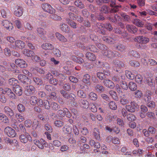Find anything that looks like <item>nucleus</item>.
<instances>
[{
	"label": "nucleus",
	"instance_id": "obj_1",
	"mask_svg": "<svg viewBox=\"0 0 157 157\" xmlns=\"http://www.w3.org/2000/svg\"><path fill=\"white\" fill-rule=\"evenodd\" d=\"M95 4L98 6H101L103 4H109V6L111 7V12L116 13L119 10V8L121 7V5H116L115 0H94Z\"/></svg>",
	"mask_w": 157,
	"mask_h": 157
},
{
	"label": "nucleus",
	"instance_id": "obj_2",
	"mask_svg": "<svg viewBox=\"0 0 157 157\" xmlns=\"http://www.w3.org/2000/svg\"><path fill=\"white\" fill-rule=\"evenodd\" d=\"M138 108V105L134 101H131L130 104L126 105L125 106L126 110L131 113L135 112Z\"/></svg>",
	"mask_w": 157,
	"mask_h": 157
},
{
	"label": "nucleus",
	"instance_id": "obj_3",
	"mask_svg": "<svg viewBox=\"0 0 157 157\" xmlns=\"http://www.w3.org/2000/svg\"><path fill=\"white\" fill-rule=\"evenodd\" d=\"M113 63L117 72L119 71L121 68H124L125 67L124 62L119 60H114Z\"/></svg>",
	"mask_w": 157,
	"mask_h": 157
},
{
	"label": "nucleus",
	"instance_id": "obj_4",
	"mask_svg": "<svg viewBox=\"0 0 157 157\" xmlns=\"http://www.w3.org/2000/svg\"><path fill=\"white\" fill-rule=\"evenodd\" d=\"M103 53L104 56L110 59L116 57L118 55V52H113L108 47L107 48V49L103 52Z\"/></svg>",
	"mask_w": 157,
	"mask_h": 157
},
{
	"label": "nucleus",
	"instance_id": "obj_5",
	"mask_svg": "<svg viewBox=\"0 0 157 157\" xmlns=\"http://www.w3.org/2000/svg\"><path fill=\"white\" fill-rule=\"evenodd\" d=\"M134 40L139 44H146L149 42L150 40L149 38L146 36H138L134 38Z\"/></svg>",
	"mask_w": 157,
	"mask_h": 157
},
{
	"label": "nucleus",
	"instance_id": "obj_6",
	"mask_svg": "<svg viewBox=\"0 0 157 157\" xmlns=\"http://www.w3.org/2000/svg\"><path fill=\"white\" fill-rule=\"evenodd\" d=\"M60 93L64 98L71 100L73 101H75V95L74 94L68 93L63 90H61Z\"/></svg>",
	"mask_w": 157,
	"mask_h": 157
},
{
	"label": "nucleus",
	"instance_id": "obj_7",
	"mask_svg": "<svg viewBox=\"0 0 157 157\" xmlns=\"http://www.w3.org/2000/svg\"><path fill=\"white\" fill-rule=\"evenodd\" d=\"M41 7L44 11L50 14H52L55 11V9L48 3H44L42 4Z\"/></svg>",
	"mask_w": 157,
	"mask_h": 157
},
{
	"label": "nucleus",
	"instance_id": "obj_8",
	"mask_svg": "<svg viewBox=\"0 0 157 157\" xmlns=\"http://www.w3.org/2000/svg\"><path fill=\"white\" fill-rule=\"evenodd\" d=\"M4 131L7 136L10 137H14L16 135L15 130L10 127H6Z\"/></svg>",
	"mask_w": 157,
	"mask_h": 157
},
{
	"label": "nucleus",
	"instance_id": "obj_9",
	"mask_svg": "<svg viewBox=\"0 0 157 157\" xmlns=\"http://www.w3.org/2000/svg\"><path fill=\"white\" fill-rule=\"evenodd\" d=\"M24 91L25 94L27 96H29L33 94L35 91V87L32 85L26 86L25 88Z\"/></svg>",
	"mask_w": 157,
	"mask_h": 157
},
{
	"label": "nucleus",
	"instance_id": "obj_10",
	"mask_svg": "<svg viewBox=\"0 0 157 157\" xmlns=\"http://www.w3.org/2000/svg\"><path fill=\"white\" fill-rule=\"evenodd\" d=\"M111 9L109 6L104 5L100 7L99 10L101 13L105 14H108L109 13H114L111 12Z\"/></svg>",
	"mask_w": 157,
	"mask_h": 157
},
{
	"label": "nucleus",
	"instance_id": "obj_11",
	"mask_svg": "<svg viewBox=\"0 0 157 157\" xmlns=\"http://www.w3.org/2000/svg\"><path fill=\"white\" fill-rule=\"evenodd\" d=\"M127 31L131 34H136L138 31V29L132 25L128 24L126 25Z\"/></svg>",
	"mask_w": 157,
	"mask_h": 157
},
{
	"label": "nucleus",
	"instance_id": "obj_12",
	"mask_svg": "<svg viewBox=\"0 0 157 157\" xmlns=\"http://www.w3.org/2000/svg\"><path fill=\"white\" fill-rule=\"evenodd\" d=\"M30 135L28 133L25 132V134H22L19 136V138L21 141L23 143H26L28 141Z\"/></svg>",
	"mask_w": 157,
	"mask_h": 157
},
{
	"label": "nucleus",
	"instance_id": "obj_13",
	"mask_svg": "<svg viewBox=\"0 0 157 157\" xmlns=\"http://www.w3.org/2000/svg\"><path fill=\"white\" fill-rule=\"evenodd\" d=\"M23 13V10L22 7L20 6H17L13 12L14 15L18 17L21 16Z\"/></svg>",
	"mask_w": 157,
	"mask_h": 157
},
{
	"label": "nucleus",
	"instance_id": "obj_14",
	"mask_svg": "<svg viewBox=\"0 0 157 157\" xmlns=\"http://www.w3.org/2000/svg\"><path fill=\"white\" fill-rule=\"evenodd\" d=\"M15 63L17 65L21 68H26L27 66V63L23 59H17L15 60Z\"/></svg>",
	"mask_w": 157,
	"mask_h": 157
},
{
	"label": "nucleus",
	"instance_id": "obj_15",
	"mask_svg": "<svg viewBox=\"0 0 157 157\" xmlns=\"http://www.w3.org/2000/svg\"><path fill=\"white\" fill-rule=\"evenodd\" d=\"M103 82L106 86L109 88L113 89L115 87V85L113 82L109 79H104Z\"/></svg>",
	"mask_w": 157,
	"mask_h": 157
},
{
	"label": "nucleus",
	"instance_id": "obj_16",
	"mask_svg": "<svg viewBox=\"0 0 157 157\" xmlns=\"http://www.w3.org/2000/svg\"><path fill=\"white\" fill-rule=\"evenodd\" d=\"M15 47L14 48L16 50H17L18 48L23 49L25 46V43L22 41L17 40L15 42Z\"/></svg>",
	"mask_w": 157,
	"mask_h": 157
},
{
	"label": "nucleus",
	"instance_id": "obj_17",
	"mask_svg": "<svg viewBox=\"0 0 157 157\" xmlns=\"http://www.w3.org/2000/svg\"><path fill=\"white\" fill-rule=\"evenodd\" d=\"M2 24L3 26L6 28L7 29L10 30L13 27V24L7 20H4L2 22Z\"/></svg>",
	"mask_w": 157,
	"mask_h": 157
},
{
	"label": "nucleus",
	"instance_id": "obj_18",
	"mask_svg": "<svg viewBox=\"0 0 157 157\" xmlns=\"http://www.w3.org/2000/svg\"><path fill=\"white\" fill-rule=\"evenodd\" d=\"M82 82L86 84L90 85L91 84V79L90 75L88 74H85L83 77Z\"/></svg>",
	"mask_w": 157,
	"mask_h": 157
},
{
	"label": "nucleus",
	"instance_id": "obj_19",
	"mask_svg": "<svg viewBox=\"0 0 157 157\" xmlns=\"http://www.w3.org/2000/svg\"><path fill=\"white\" fill-rule=\"evenodd\" d=\"M4 111L5 113L10 117H11L14 115V113L13 110L8 106L4 107Z\"/></svg>",
	"mask_w": 157,
	"mask_h": 157
},
{
	"label": "nucleus",
	"instance_id": "obj_20",
	"mask_svg": "<svg viewBox=\"0 0 157 157\" xmlns=\"http://www.w3.org/2000/svg\"><path fill=\"white\" fill-rule=\"evenodd\" d=\"M36 31L37 32V34L40 37H41L43 40H45L46 39V37L44 36L45 32L43 28L40 27L38 28L37 29Z\"/></svg>",
	"mask_w": 157,
	"mask_h": 157
},
{
	"label": "nucleus",
	"instance_id": "obj_21",
	"mask_svg": "<svg viewBox=\"0 0 157 157\" xmlns=\"http://www.w3.org/2000/svg\"><path fill=\"white\" fill-rule=\"evenodd\" d=\"M14 92L17 95L21 96L22 93V88L19 85H17L13 88Z\"/></svg>",
	"mask_w": 157,
	"mask_h": 157
},
{
	"label": "nucleus",
	"instance_id": "obj_22",
	"mask_svg": "<svg viewBox=\"0 0 157 157\" xmlns=\"http://www.w3.org/2000/svg\"><path fill=\"white\" fill-rule=\"evenodd\" d=\"M32 70H35L37 72L40 74H44L45 73V69L42 68H40L36 66H33L31 68Z\"/></svg>",
	"mask_w": 157,
	"mask_h": 157
},
{
	"label": "nucleus",
	"instance_id": "obj_23",
	"mask_svg": "<svg viewBox=\"0 0 157 157\" xmlns=\"http://www.w3.org/2000/svg\"><path fill=\"white\" fill-rule=\"evenodd\" d=\"M55 35L57 38L61 42H67V39L63 35L59 33H56Z\"/></svg>",
	"mask_w": 157,
	"mask_h": 157
},
{
	"label": "nucleus",
	"instance_id": "obj_24",
	"mask_svg": "<svg viewBox=\"0 0 157 157\" xmlns=\"http://www.w3.org/2000/svg\"><path fill=\"white\" fill-rule=\"evenodd\" d=\"M86 57L87 59L91 61H94L96 59V57L95 55L92 53L89 52H87L86 53Z\"/></svg>",
	"mask_w": 157,
	"mask_h": 157
},
{
	"label": "nucleus",
	"instance_id": "obj_25",
	"mask_svg": "<svg viewBox=\"0 0 157 157\" xmlns=\"http://www.w3.org/2000/svg\"><path fill=\"white\" fill-rule=\"evenodd\" d=\"M18 80L14 78L9 79L8 81V84L10 86H12L13 88L18 85Z\"/></svg>",
	"mask_w": 157,
	"mask_h": 157
},
{
	"label": "nucleus",
	"instance_id": "obj_26",
	"mask_svg": "<svg viewBox=\"0 0 157 157\" xmlns=\"http://www.w3.org/2000/svg\"><path fill=\"white\" fill-rule=\"evenodd\" d=\"M128 94H129V93L127 92L126 95L123 94V95L124 97L121 98L120 100V103L122 105H125L128 104L129 103V100L128 98L124 97L126 95Z\"/></svg>",
	"mask_w": 157,
	"mask_h": 157
},
{
	"label": "nucleus",
	"instance_id": "obj_27",
	"mask_svg": "<svg viewBox=\"0 0 157 157\" xmlns=\"http://www.w3.org/2000/svg\"><path fill=\"white\" fill-rule=\"evenodd\" d=\"M79 103L81 106L86 109L88 108L89 106V102L86 99H81L79 100Z\"/></svg>",
	"mask_w": 157,
	"mask_h": 157
},
{
	"label": "nucleus",
	"instance_id": "obj_28",
	"mask_svg": "<svg viewBox=\"0 0 157 157\" xmlns=\"http://www.w3.org/2000/svg\"><path fill=\"white\" fill-rule=\"evenodd\" d=\"M22 53L25 56L29 57L33 56L34 55V52L33 51L27 49H24L22 51Z\"/></svg>",
	"mask_w": 157,
	"mask_h": 157
},
{
	"label": "nucleus",
	"instance_id": "obj_29",
	"mask_svg": "<svg viewBox=\"0 0 157 157\" xmlns=\"http://www.w3.org/2000/svg\"><path fill=\"white\" fill-rule=\"evenodd\" d=\"M71 58L73 61L80 64L84 62V60L82 58L78 57L75 56H72Z\"/></svg>",
	"mask_w": 157,
	"mask_h": 157
},
{
	"label": "nucleus",
	"instance_id": "obj_30",
	"mask_svg": "<svg viewBox=\"0 0 157 157\" xmlns=\"http://www.w3.org/2000/svg\"><path fill=\"white\" fill-rule=\"evenodd\" d=\"M74 4L76 7L80 9H83L85 7L84 4L80 0H76L74 2Z\"/></svg>",
	"mask_w": 157,
	"mask_h": 157
},
{
	"label": "nucleus",
	"instance_id": "obj_31",
	"mask_svg": "<svg viewBox=\"0 0 157 157\" xmlns=\"http://www.w3.org/2000/svg\"><path fill=\"white\" fill-rule=\"evenodd\" d=\"M152 93L151 91L147 90L145 94V100L146 102H148L151 99V95H152Z\"/></svg>",
	"mask_w": 157,
	"mask_h": 157
},
{
	"label": "nucleus",
	"instance_id": "obj_32",
	"mask_svg": "<svg viewBox=\"0 0 157 157\" xmlns=\"http://www.w3.org/2000/svg\"><path fill=\"white\" fill-rule=\"evenodd\" d=\"M129 89L132 91H134L137 89V86L136 84L133 82H130L128 84Z\"/></svg>",
	"mask_w": 157,
	"mask_h": 157
},
{
	"label": "nucleus",
	"instance_id": "obj_33",
	"mask_svg": "<svg viewBox=\"0 0 157 157\" xmlns=\"http://www.w3.org/2000/svg\"><path fill=\"white\" fill-rule=\"evenodd\" d=\"M42 48L45 50H50L53 49L54 47L53 45L48 43H46L42 44L41 45Z\"/></svg>",
	"mask_w": 157,
	"mask_h": 157
},
{
	"label": "nucleus",
	"instance_id": "obj_34",
	"mask_svg": "<svg viewBox=\"0 0 157 157\" xmlns=\"http://www.w3.org/2000/svg\"><path fill=\"white\" fill-rule=\"evenodd\" d=\"M1 14L2 17L4 18H6L8 14L10 13V11L7 9H3L1 10Z\"/></svg>",
	"mask_w": 157,
	"mask_h": 157
},
{
	"label": "nucleus",
	"instance_id": "obj_35",
	"mask_svg": "<svg viewBox=\"0 0 157 157\" xmlns=\"http://www.w3.org/2000/svg\"><path fill=\"white\" fill-rule=\"evenodd\" d=\"M60 28L62 31L65 33H68L70 31L69 27L65 24L60 25Z\"/></svg>",
	"mask_w": 157,
	"mask_h": 157
},
{
	"label": "nucleus",
	"instance_id": "obj_36",
	"mask_svg": "<svg viewBox=\"0 0 157 157\" xmlns=\"http://www.w3.org/2000/svg\"><path fill=\"white\" fill-rule=\"evenodd\" d=\"M93 135L95 139L98 140L100 139V132L98 129L95 128L94 130Z\"/></svg>",
	"mask_w": 157,
	"mask_h": 157
},
{
	"label": "nucleus",
	"instance_id": "obj_37",
	"mask_svg": "<svg viewBox=\"0 0 157 157\" xmlns=\"http://www.w3.org/2000/svg\"><path fill=\"white\" fill-rule=\"evenodd\" d=\"M112 80L114 82L119 84L122 80V76L115 75L112 77Z\"/></svg>",
	"mask_w": 157,
	"mask_h": 157
},
{
	"label": "nucleus",
	"instance_id": "obj_38",
	"mask_svg": "<svg viewBox=\"0 0 157 157\" xmlns=\"http://www.w3.org/2000/svg\"><path fill=\"white\" fill-rule=\"evenodd\" d=\"M66 20L67 23L70 25L74 29H76L77 28V24L76 23L71 20H69V19H66Z\"/></svg>",
	"mask_w": 157,
	"mask_h": 157
},
{
	"label": "nucleus",
	"instance_id": "obj_39",
	"mask_svg": "<svg viewBox=\"0 0 157 157\" xmlns=\"http://www.w3.org/2000/svg\"><path fill=\"white\" fill-rule=\"evenodd\" d=\"M125 75L126 77L129 79L132 80L135 78V75L131 72L128 70L125 71Z\"/></svg>",
	"mask_w": 157,
	"mask_h": 157
},
{
	"label": "nucleus",
	"instance_id": "obj_40",
	"mask_svg": "<svg viewBox=\"0 0 157 157\" xmlns=\"http://www.w3.org/2000/svg\"><path fill=\"white\" fill-rule=\"evenodd\" d=\"M95 90L97 92L101 93L103 92L105 90V88L103 86L100 84H97L95 87Z\"/></svg>",
	"mask_w": 157,
	"mask_h": 157
},
{
	"label": "nucleus",
	"instance_id": "obj_41",
	"mask_svg": "<svg viewBox=\"0 0 157 157\" xmlns=\"http://www.w3.org/2000/svg\"><path fill=\"white\" fill-rule=\"evenodd\" d=\"M67 8L68 10L74 12L76 14H78L79 13L78 9L74 6H69Z\"/></svg>",
	"mask_w": 157,
	"mask_h": 157
},
{
	"label": "nucleus",
	"instance_id": "obj_42",
	"mask_svg": "<svg viewBox=\"0 0 157 157\" xmlns=\"http://www.w3.org/2000/svg\"><path fill=\"white\" fill-rule=\"evenodd\" d=\"M33 79L34 82L38 85H41L43 84L42 79L39 78L33 77Z\"/></svg>",
	"mask_w": 157,
	"mask_h": 157
},
{
	"label": "nucleus",
	"instance_id": "obj_43",
	"mask_svg": "<svg viewBox=\"0 0 157 157\" xmlns=\"http://www.w3.org/2000/svg\"><path fill=\"white\" fill-rule=\"evenodd\" d=\"M103 40L108 43H112L114 42L113 38L109 36H104L102 37Z\"/></svg>",
	"mask_w": 157,
	"mask_h": 157
},
{
	"label": "nucleus",
	"instance_id": "obj_44",
	"mask_svg": "<svg viewBox=\"0 0 157 157\" xmlns=\"http://www.w3.org/2000/svg\"><path fill=\"white\" fill-rule=\"evenodd\" d=\"M77 95L78 97L82 98H86V93L83 90H79L78 91Z\"/></svg>",
	"mask_w": 157,
	"mask_h": 157
},
{
	"label": "nucleus",
	"instance_id": "obj_45",
	"mask_svg": "<svg viewBox=\"0 0 157 157\" xmlns=\"http://www.w3.org/2000/svg\"><path fill=\"white\" fill-rule=\"evenodd\" d=\"M109 107L110 109L115 110L117 109V107L115 101H112L109 103Z\"/></svg>",
	"mask_w": 157,
	"mask_h": 157
},
{
	"label": "nucleus",
	"instance_id": "obj_46",
	"mask_svg": "<svg viewBox=\"0 0 157 157\" xmlns=\"http://www.w3.org/2000/svg\"><path fill=\"white\" fill-rule=\"evenodd\" d=\"M117 49L121 52H124L126 49V46L122 44H118L116 46Z\"/></svg>",
	"mask_w": 157,
	"mask_h": 157
},
{
	"label": "nucleus",
	"instance_id": "obj_47",
	"mask_svg": "<svg viewBox=\"0 0 157 157\" xmlns=\"http://www.w3.org/2000/svg\"><path fill=\"white\" fill-rule=\"evenodd\" d=\"M133 23L138 27H143L144 24L139 19H135L134 20Z\"/></svg>",
	"mask_w": 157,
	"mask_h": 157
},
{
	"label": "nucleus",
	"instance_id": "obj_48",
	"mask_svg": "<svg viewBox=\"0 0 157 157\" xmlns=\"http://www.w3.org/2000/svg\"><path fill=\"white\" fill-rule=\"evenodd\" d=\"M143 79V77L140 75H138L136 76L135 78L136 82L139 84L142 83Z\"/></svg>",
	"mask_w": 157,
	"mask_h": 157
},
{
	"label": "nucleus",
	"instance_id": "obj_49",
	"mask_svg": "<svg viewBox=\"0 0 157 157\" xmlns=\"http://www.w3.org/2000/svg\"><path fill=\"white\" fill-rule=\"evenodd\" d=\"M51 73L53 75L56 76H59L60 77H62V78H64L65 77L64 76L61 74H60L58 71H56L52 70L51 71Z\"/></svg>",
	"mask_w": 157,
	"mask_h": 157
},
{
	"label": "nucleus",
	"instance_id": "obj_50",
	"mask_svg": "<svg viewBox=\"0 0 157 157\" xmlns=\"http://www.w3.org/2000/svg\"><path fill=\"white\" fill-rule=\"evenodd\" d=\"M37 98L35 96L31 97L30 98V102L32 105H35L37 103Z\"/></svg>",
	"mask_w": 157,
	"mask_h": 157
},
{
	"label": "nucleus",
	"instance_id": "obj_51",
	"mask_svg": "<svg viewBox=\"0 0 157 157\" xmlns=\"http://www.w3.org/2000/svg\"><path fill=\"white\" fill-rule=\"evenodd\" d=\"M89 98L90 100L94 101L96 100L98 98V96L94 92L90 93L88 95Z\"/></svg>",
	"mask_w": 157,
	"mask_h": 157
},
{
	"label": "nucleus",
	"instance_id": "obj_52",
	"mask_svg": "<svg viewBox=\"0 0 157 157\" xmlns=\"http://www.w3.org/2000/svg\"><path fill=\"white\" fill-rule=\"evenodd\" d=\"M134 94L135 98H140L142 96L143 94L141 90H137L134 92Z\"/></svg>",
	"mask_w": 157,
	"mask_h": 157
},
{
	"label": "nucleus",
	"instance_id": "obj_53",
	"mask_svg": "<svg viewBox=\"0 0 157 157\" xmlns=\"http://www.w3.org/2000/svg\"><path fill=\"white\" fill-rule=\"evenodd\" d=\"M129 54L133 57L136 58H139L140 57V55L139 53L136 51L132 50L129 52Z\"/></svg>",
	"mask_w": 157,
	"mask_h": 157
},
{
	"label": "nucleus",
	"instance_id": "obj_54",
	"mask_svg": "<svg viewBox=\"0 0 157 157\" xmlns=\"http://www.w3.org/2000/svg\"><path fill=\"white\" fill-rule=\"evenodd\" d=\"M55 126L58 127H61L64 124L63 121L59 120H56L54 122Z\"/></svg>",
	"mask_w": 157,
	"mask_h": 157
},
{
	"label": "nucleus",
	"instance_id": "obj_55",
	"mask_svg": "<svg viewBox=\"0 0 157 157\" xmlns=\"http://www.w3.org/2000/svg\"><path fill=\"white\" fill-rule=\"evenodd\" d=\"M119 84L122 89L125 90H127L128 89V86L125 81L122 80Z\"/></svg>",
	"mask_w": 157,
	"mask_h": 157
},
{
	"label": "nucleus",
	"instance_id": "obj_56",
	"mask_svg": "<svg viewBox=\"0 0 157 157\" xmlns=\"http://www.w3.org/2000/svg\"><path fill=\"white\" fill-rule=\"evenodd\" d=\"M51 19L55 21H61L62 18L61 17L56 14H52L50 16Z\"/></svg>",
	"mask_w": 157,
	"mask_h": 157
},
{
	"label": "nucleus",
	"instance_id": "obj_57",
	"mask_svg": "<svg viewBox=\"0 0 157 157\" xmlns=\"http://www.w3.org/2000/svg\"><path fill=\"white\" fill-rule=\"evenodd\" d=\"M147 84L150 87H153L155 84L153 80V79L151 77L147 78Z\"/></svg>",
	"mask_w": 157,
	"mask_h": 157
},
{
	"label": "nucleus",
	"instance_id": "obj_58",
	"mask_svg": "<svg viewBox=\"0 0 157 157\" xmlns=\"http://www.w3.org/2000/svg\"><path fill=\"white\" fill-rule=\"evenodd\" d=\"M57 96L56 93L53 92H52L48 96V99H51L52 100H55L56 99Z\"/></svg>",
	"mask_w": 157,
	"mask_h": 157
},
{
	"label": "nucleus",
	"instance_id": "obj_59",
	"mask_svg": "<svg viewBox=\"0 0 157 157\" xmlns=\"http://www.w3.org/2000/svg\"><path fill=\"white\" fill-rule=\"evenodd\" d=\"M129 63L131 66L135 67H139L140 65V64L138 62L134 60H131Z\"/></svg>",
	"mask_w": 157,
	"mask_h": 157
},
{
	"label": "nucleus",
	"instance_id": "obj_60",
	"mask_svg": "<svg viewBox=\"0 0 157 157\" xmlns=\"http://www.w3.org/2000/svg\"><path fill=\"white\" fill-rule=\"evenodd\" d=\"M17 109L20 113L24 112L25 110V107L21 104H19L17 106Z\"/></svg>",
	"mask_w": 157,
	"mask_h": 157
},
{
	"label": "nucleus",
	"instance_id": "obj_61",
	"mask_svg": "<svg viewBox=\"0 0 157 157\" xmlns=\"http://www.w3.org/2000/svg\"><path fill=\"white\" fill-rule=\"evenodd\" d=\"M118 18H120V17L117 14H115L114 17H109V20L114 23H116L117 22V20Z\"/></svg>",
	"mask_w": 157,
	"mask_h": 157
},
{
	"label": "nucleus",
	"instance_id": "obj_62",
	"mask_svg": "<svg viewBox=\"0 0 157 157\" xmlns=\"http://www.w3.org/2000/svg\"><path fill=\"white\" fill-rule=\"evenodd\" d=\"M15 117L17 120L20 122L23 121L25 120L24 117L20 114H16Z\"/></svg>",
	"mask_w": 157,
	"mask_h": 157
},
{
	"label": "nucleus",
	"instance_id": "obj_63",
	"mask_svg": "<svg viewBox=\"0 0 157 157\" xmlns=\"http://www.w3.org/2000/svg\"><path fill=\"white\" fill-rule=\"evenodd\" d=\"M63 129L66 133L68 134H70L72 132V128L69 126H66L63 128Z\"/></svg>",
	"mask_w": 157,
	"mask_h": 157
},
{
	"label": "nucleus",
	"instance_id": "obj_64",
	"mask_svg": "<svg viewBox=\"0 0 157 157\" xmlns=\"http://www.w3.org/2000/svg\"><path fill=\"white\" fill-rule=\"evenodd\" d=\"M127 118L128 120L129 121H134L136 119L135 116L131 113H129L128 114L127 116Z\"/></svg>",
	"mask_w": 157,
	"mask_h": 157
}]
</instances>
